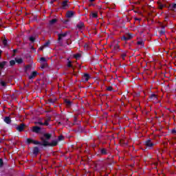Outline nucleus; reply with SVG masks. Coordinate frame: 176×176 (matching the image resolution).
<instances>
[{
  "instance_id": "nucleus-1",
  "label": "nucleus",
  "mask_w": 176,
  "mask_h": 176,
  "mask_svg": "<svg viewBox=\"0 0 176 176\" xmlns=\"http://www.w3.org/2000/svg\"><path fill=\"white\" fill-rule=\"evenodd\" d=\"M52 133H43V136L40 137L41 141H43V146H57L58 145V140H53L51 142H50V140L52 139Z\"/></svg>"
},
{
  "instance_id": "nucleus-2",
  "label": "nucleus",
  "mask_w": 176,
  "mask_h": 176,
  "mask_svg": "<svg viewBox=\"0 0 176 176\" xmlns=\"http://www.w3.org/2000/svg\"><path fill=\"white\" fill-rule=\"evenodd\" d=\"M109 153V150L106 148H100L98 151V156H107Z\"/></svg>"
},
{
  "instance_id": "nucleus-3",
  "label": "nucleus",
  "mask_w": 176,
  "mask_h": 176,
  "mask_svg": "<svg viewBox=\"0 0 176 176\" xmlns=\"http://www.w3.org/2000/svg\"><path fill=\"white\" fill-rule=\"evenodd\" d=\"M15 129L19 133H22V131H24V129H25V124L21 123L19 125L15 124Z\"/></svg>"
},
{
  "instance_id": "nucleus-4",
  "label": "nucleus",
  "mask_w": 176,
  "mask_h": 176,
  "mask_svg": "<svg viewBox=\"0 0 176 176\" xmlns=\"http://www.w3.org/2000/svg\"><path fill=\"white\" fill-rule=\"evenodd\" d=\"M145 146H146V148H148V149H152V148H153V146H155V144L153 142H152V140L148 139L145 141Z\"/></svg>"
},
{
  "instance_id": "nucleus-5",
  "label": "nucleus",
  "mask_w": 176,
  "mask_h": 176,
  "mask_svg": "<svg viewBox=\"0 0 176 176\" xmlns=\"http://www.w3.org/2000/svg\"><path fill=\"white\" fill-rule=\"evenodd\" d=\"M89 79H90V74L85 73L82 76L81 82L86 83V82H89Z\"/></svg>"
},
{
  "instance_id": "nucleus-6",
  "label": "nucleus",
  "mask_w": 176,
  "mask_h": 176,
  "mask_svg": "<svg viewBox=\"0 0 176 176\" xmlns=\"http://www.w3.org/2000/svg\"><path fill=\"white\" fill-rule=\"evenodd\" d=\"M42 130V128L38 126H34L32 128V133H35L36 134H39Z\"/></svg>"
},
{
  "instance_id": "nucleus-7",
  "label": "nucleus",
  "mask_w": 176,
  "mask_h": 176,
  "mask_svg": "<svg viewBox=\"0 0 176 176\" xmlns=\"http://www.w3.org/2000/svg\"><path fill=\"white\" fill-rule=\"evenodd\" d=\"M67 35H68V33L67 32L65 33H63V34H58V43H60V42H61V41H63V38H65V36H67Z\"/></svg>"
},
{
  "instance_id": "nucleus-8",
  "label": "nucleus",
  "mask_w": 176,
  "mask_h": 176,
  "mask_svg": "<svg viewBox=\"0 0 176 176\" xmlns=\"http://www.w3.org/2000/svg\"><path fill=\"white\" fill-rule=\"evenodd\" d=\"M85 28V23L82 21H80L76 26V30H78V31H80Z\"/></svg>"
},
{
  "instance_id": "nucleus-9",
  "label": "nucleus",
  "mask_w": 176,
  "mask_h": 176,
  "mask_svg": "<svg viewBox=\"0 0 176 176\" xmlns=\"http://www.w3.org/2000/svg\"><path fill=\"white\" fill-rule=\"evenodd\" d=\"M131 38H133V34L129 33V34H127V36H122L121 37V41H124L126 42L127 41H130V39H131Z\"/></svg>"
},
{
  "instance_id": "nucleus-10",
  "label": "nucleus",
  "mask_w": 176,
  "mask_h": 176,
  "mask_svg": "<svg viewBox=\"0 0 176 176\" xmlns=\"http://www.w3.org/2000/svg\"><path fill=\"white\" fill-rule=\"evenodd\" d=\"M149 99L151 100V101H155L156 104H157L159 102V101L157 100V95L153 94L149 96Z\"/></svg>"
},
{
  "instance_id": "nucleus-11",
  "label": "nucleus",
  "mask_w": 176,
  "mask_h": 176,
  "mask_svg": "<svg viewBox=\"0 0 176 176\" xmlns=\"http://www.w3.org/2000/svg\"><path fill=\"white\" fill-rule=\"evenodd\" d=\"M68 0H65L64 1H63L61 6V9L65 10V9H68L69 8V6L68 5Z\"/></svg>"
},
{
  "instance_id": "nucleus-12",
  "label": "nucleus",
  "mask_w": 176,
  "mask_h": 176,
  "mask_svg": "<svg viewBox=\"0 0 176 176\" xmlns=\"http://www.w3.org/2000/svg\"><path fill=\"white\" fill-rule=\"evenodd\" d=\"M169 10H172V12H176V3H172L168 6Z\"/></svg>"
},
{
  "instance_id": "nucleus-13",
  "label": "nucleus",
  "mask_w": 176,
  "mask_h": 176,
  "mask_svg": "<svg viewBox=\"0 0 176 176\" xmlns=\"http://www.w3.org/2000/svg\"><path fill=\"white\" fill-rule=\"evenodd\" d=\"M75 14V12L74 11H67L66 12V17L67 19H71L72 17H74Z\"/></svg>"
},
{
  "instance_id": "nucleus-14",
  "label": "nucleus",
  "mask_w": 176,
  "mask_h": 176,
  "mask_svg": "<svg viewBox=\"0 0 176 176\" xmlns=\"http://www.w3.org/2000/svg\"><path fill=\"white\" fill-rule=\"evenodd\" d=\"M49 65H47V63L43 62L41 64V69H49Z\"/></svg>"
},
{
  "instance_id": "nucleus-15",
  "label": "nucleus",
  "mask_w": 176,
  "mask_h": 176,
  "mask_svg": "<svg viewBox=\"0 0 176 176\" xmlns=\"http://www.w3.org/2000/svg\"><path fill=\"white\" fill-rule=\"evenodd\" d=\"M3 121L7 124H10V123H12V118H10V116H6L4 118Z\"/></svg>"
},
{
  "instance_id": "nucleus-16",
  "label": "nucleus",
  "mask_w": 176,
  "mask_h": 176,
  "mask_svg": "<svg viewBox=\"0 0 176 176\" xmlns=\"http://www.w3.org/2000/svg\"><path fill=\"white\" fill-rule=\"evenodd\" d=\"M32 153H33V155L38 156V153H39V147H38V146L34 147Z\"/></svg>"
},
{
  "instance_id": "nucleus-17",
  "label": "nucleus",
  "mask_w": 176,
  "mask_h": 176,
  "mask_svg": "<svg viewBox=\"0 0 176 176\" xmlns=\"http://www.w3.org/2000/svg\"><path fill=\"white\" fill-rule=\"evenodd\" d=\"M8 65V61H2V62H0V68L1 69H3V68H5L6 65Z\"/></svg>"
},
{
  "instance_id": "nucleus-18",
  "label": "nucleus",
  "mask_w": 176,
  "mask_h": 176,
  "mask_svg": "<svg viewBox=\"0 0 176 176\" xmlns=\"http://www.w3.org/2000/svg\"><path fill=\"white\" fill-rule=\"evenodd\" d=\"M38 75V72H32L31 75L29 76V79H34Z\"/></svg>"
},
{
  "instance_id": "nucleus-19",
  "label": "nucleus",
  "mask_w": 176,
  "mask_h": 176,
  "mask_svg": "<svg viewBox=\"0 0 176 176\" xmlns=\"http://www.w3.org/2000/svg\"><path fill=\"white\" fill-rule=\"evenodd\" d=\"M64 102L67 107H71V105H72V102L68 99H65Z\"/></svg>"
},
{
  "instance_id": "nucleus-20",
  "label": "nucleus",
  "mask_w": 176,
  "mask_h": 176,
  "mask_svg": "<svg viewBox=\"0 0 176 176\" xmlns=\"http://www.w3.org/2000/svg\"><path fill=\"white\" fill-rule=\"evenodd\" d=\"M34 145H41V146H43V141L39 142L38 140H33Z\"/></svg>"
},
{
  "instance_id": "nucleus-21",
  "label": "nucleus",
  "mask_w": 176,
  "mask_h": 176,
  "mask_svg": "<svg viewBox=\"0 0 176 176\" xmlns=\"http://www.w3.org/2000/svg\"><path fill=\"white\" fill-rule=\"evenodd\" d=\"M15 63L16 64H23V58H15Z\"/></svg>"
},
{
  "instance_id": "nucleus-22",
  "label": "nucleus",
  "mask_w": 176,
  "mask_h": 176,
  "mask_svg": "<svg viewBox=\"0 0 176 176\" xmlns=\"http://www.w3.org/2000/svg\"><path fill=\"white\" fill-rule=\"evenodd\" d=\"M56 101H57V99L56 98H49L47 100V103L48 104H54V102H56Z\"/></svg>"
},
{
  "instance_id": "nucleus-23",
  "label": "nucleus",
  "mask_w": 176,
  "mask_h": 176,
  "mask_svg": "<svg viewBox=\"0 0 176 176\" xmlns=\"http://www.w3.org/2000/svg\"><path fill=\"white\" fill-rule=\"evenodd\" d=\"M80 57H82V54L78 53L74 55V58H76V60H80Z\"/></svg>"
},
{
  "instance_id": "nucleus-24",
  "label": "nucleus",
  "mask_w": 176,
  "mask_h": 176,
  "mask_svg": "<svg viewBox=\"0 0 176 176\" xmlns=\"http://www.w3.org/2000/svg\"><path fill=\"white\" fill-rule=\"evenodd\" d=\"M57 23V19H53L51 21H50V25H53Z\"/></svg>"
},
{
  "instance_id": "nucleus-25",
  "label": "nucleus",
  "mask_w": 176,
  "mask_h": 176,
  "mask_svg": "<svg viewBox=\"0 0 176 176\" xmlns=\"http://www.w3.org/2000/svg\"><path fill=\"white\" fill-rule=\"evenodd\" d=\"M33 143H34V140L31 138H27L26 144H28V145H30V144H33Z\"/></svg>"
},
{
  "instance_id": "nucleus-26",
  "label": "nucleus",
  "mask_w": 176,
  "mask_h": 176,
  "mask_svg": "<svg viewBox=\"0 0 176 176\" xmlns=\"http://www.w3.org/2000/svg\"><path fill=\"white\" fill-rule=\"evenodd\" d=\"M91 17L92 19H97L98 17V14L97 12H92Z\"/></svg>"
},
{
  "instance_id": "nucleus-27",
  "label": "nucleus",
  "mask_w": 176,
  "mask_h": 176,
  "mask_svg": "<svg viewBox=\"0 0 176 176\" xmlns=\"http://www.w3.org/2000/svg\"><path fill=\"white\" fill-rule=\"evenodd\" d=\"M119 47H120L119 45H118V44H116V45L113 47V52L114 53H116V50H117L118 49H119Z\"/></svg>"
},
{
  "instance_id": "nucleus-28",
  "label": "nucleus",
  "mask_w": 176,
  "mask_h": 176,
  "mask_svg": "<svg viewBox=\"0 0 176 176\" xmlns=\"http://www.w3.org/2000/svg\"><path fill=\"white\" fill-rule=\"evenodd\" d=\"M84 48L85 49V50H89V49L90 48V45H89V43H86L84 45Z\"/></svg>"
},
{
  "instance_id": "nucleus-29",
  "label": "nucleus",
  "mask_w": 176,
  "mask_h": 176,
  "mask_svg": "<svg viewBox=\"0 0 176 176\" xmlns=\"http://www.w3.org/2000/svg\"><path fill=\"white\" fill-rule=\"evenodd\" d=\"M16 65V60H11L10 61V67H13V65Z\"/></svg>"
},
{
  "instance_id": "nucleus-30",
  "label": "nucleus",
  "mask_w": 176,
  "mask_h": 176,
  "mask_svg": "<svg viewBox=\"0 0 176 176\" xmlns=\"http://www.w3.org/2000/svg\"><path fill=\"white\" fill-rule=\"evenodd\" d=\"M56 141L60 142V141H64V137L63 135H59L58 137V140H56Z\"/></svg>"
},
{
  "instance_id": "nucleus-31",
  "label": "nucleus",
  "mask_w": 176,
  "mask_h": 176,
  "mask_svg": "<svg viewBox=\"0 0 176 176\" xmlns=\"http://www.w3.org/2000/svg\"><path fill=\"white\" fill-rule=\"evenodd\" d=\"M29 41H30V42H32V43H34V42H35V37H34L32 36L29 37Z\"/></svg>"
},
{
  "instance_id": "nucleus-32",
  "label": "nucleus",
  "mask_w": 176,
  "mask_h": 176,
  "mask_svg": "<svg viewBox=\"0 0 176 176\" xmlns=\"http://www.w3.org/2000/svg\"><path fill=\"white\" fill-rule=\"evenodd\" d=\"M49 45H50V41H48L45 42L43 46V47H48Z\"/></svg>"
},
{
  "instance_id": "nucleus-33",
  "label": "nucleus",
  "mask_w": 176,
  "mask_h": 176,
  "mask_svg": "<svg viewBox=\"0 0 176 176\" xmlns=\"http://www.w3.org/2000/svg\"><path fill=\"white\" fill-rule=\"evenodd\" d=\"M137 45H138L140 46H144V41H139L137 42Z\"/></svg>"
},
{
  "instance_id": "nucleus-34",
  "label": "nucleus",
  "mask_w": 176,
  "mask_h": 176,
  "mask_svg": "<svg viewBox=\"0 0 176 176\" xmlns=\"http://www.w3.org/2000/svg\"><path fill=\"white\" fill-rule=\"evenodd\" d=\"M0 85H1V86H3V87H6V82L3 80H1L0 82Z\"/></svg>"
},
{
  "instance_id": "nucleus-35",
  "label": "nucleus",
  "mask_w": 176,
  "mask_h": 176,
  "mask_svg": "<svg viewBox=\"0 0 176 176\" xmlns=\"http://www.w3.org/2000/svg\"><path fill=\"white\" fill-rule=\"evenodd\" d=\"M34 124H39L40 126H44L43 122L39 121V122H35Z\"/></svg>"
},
{
  "instance_id": "nucleus-36",
  "label": "nucleus",
  "mask_w": 176,
  "mask_h": 176,
  "mask_svg": "<svg viewBox=\"0 0 176 176\" xmlns=\"http://www.w3.org/2000/svg\"><path fill=\"white\" fill-rule=\"evenodd\" d=\"M3 167V160L0 158V168Z\"/></svg>"
},
{
  "instance_id": "nucleus-37",
  "label": "nucleus",
  "mask_w": 176,
  "mask_h": 176,
  "mask_svg": "<svg viewBox=\"0 0 176 176\" xmlns=\"http://www.w3.org/2000/svg\"><path fill=\"white\" fill-rule=\"evenodd\" d=\"M3 44L4 46H8V40L4 39L3 41Z\"/></svg>"
},
{
  "instance_id": "nucleus-38",
  "label": "nucleus",
  "mask_w": 176,
  "mask_h": 176,
  "mask_svg": "<svg viewBox=\"0 0 176 176\" xmlns=\"http://www.w3.org/2000/svg\"><path fill=\"white\" fill-rule=\"evenodd\" d=\"M40 61H42L43 63H46V58L45 57H41L40 58Z\"/></svg>"
},
{
  "instance_id": "nucleus-39",
  "label": "nucleus",
  "mask_w": 176,
  "mask_h": 176,
  "mask_svg": "<svg viewBox=\"0 0 176 176\" xmlns=\"http://www.w3.org/2000/svg\"><path fill=\"white\" fill-rule=\"evenodd\" d=\"M107 90L108 91H112V90H113V88L112 87L109 86V87H107Z\"/></svg>"
},
{
  "instance_id": "nucleus-40",
  "label": "nucleus",
  "mask_w": 176,
  "mask_h": 176,
  "mask_svg": "<svg viewBox=\"0 0 176 176\" xmlns=\"http://www.w3.org/2000/svg\"><path fill=\"white\" fill-rule=\"evenodd\" d=\"M54 2H56V0H51L50 1V5H52V6H54Z\"/></svg>"
},
{
  "instance_id": "nucleus-41",
  "label": "nucleus",
  "mask_w": 176,
  "mask_h": 176,
  "mask_svg": "<svg viewBox=\"0 0 176 176\" xmlns=\"http://www.w3.org/2000/svg\"><path fill=\"white\" fill-rule=\"evenodd\" d=\"M158 6H159V9H163V8H164V5H163L162 3L159 4Z\"/></svg>"
},
{
  "instance_id": "nucleus-42",
  "label": "nucleus",
  "mask_w": 176,
  "mask_h": 176,
  "mask_svg": "<svg viewBox=\"0 0 176 176\" xmlns=\"http://www.w3.org/2000/svg\"><path fill=\"white\" fill-rule=\"evenodd\" d=\"M165 32H166L164 31V30H160V34L161 35L164 34Z\"/></svg>"
},
{
  "instance_id": "nucleus-43",
  "label": "nucleus",
  "mask_w": 176,
  "mask_h": 176,
  "mask_svg": "<svg viewBox=\"0 0 176 176\" xmlns=\"http://www.w3.org/2000/svg\"><path fill=\"white\" fill-rule=\"evenodd\" d=\"M126 53H123L121 54V56L122 57L123 60H124V58L126 57Z\"/></svg>"
},
{
  "instance_id": "nucleus-44",
  "label": "nucleus",
  "mask_w": 176,
  "mask_h": 176,
  "mask_svg": "<svg viewBox=\"0 0 176 176\" xmlns=\"http://www.w3.org/2000/svg\"><path fill=\"white\" fill-rule=\"evenodd\" d=\"M67 67L69 68H71V67H72V64H71V61H69L68 63H67Z\"/></svg>"
},
{
  "instance_id": "nucleus-45",
  "label": "nucleus",
  "mask_w": 176,
  "mask_h": 176,
  "mask_svg": "<svg viewBox=\"0 0 176 176\" xmlns=\"http://www.w3.org/2000/svg\"><path fill=\"white\" fill-rule=\"evenodd\" d=\"M44 126H49V122L45 120V122H43Z\"/></svg>"
},
{
  "instance_id": "nucleus-46",
  "label": "nucleus",
  "mask_w": 176,
  "mask_h": 176,
  "mask_svg": "<svg viewBox=\"0 0 176 176\" xmlns=\"http://www.w3.org/2000/svg\"><path fill=\"white\" fill-rule=\"evenodd\" d=\"M45 120H47L48 122H50V120H52V117L48 116Z\"/></svg>"
},
{
  "instance_id": "nucleus-47",
  "label": "nucleus",
  "mask_w": 176,
  "mask_h": 176,
  "mask_svg": "<svg viewBox=\"0 0 176 176\" xmlns=\"http://www.w3.org/2000/svg\"><path fill=\"white\" fill-rule=\"evenodd\" d=\"M82 130H83V128L82 127V126H78V131H82Z\"/></svg>"
},
{
  "instance_id": "nucleus-48",
  "label": "nucleus",
  "mask_w": 176,
  "mask_h": 176,
  "mask_svg": "<svg viewBox=\"0 0 176 176\" xmlns=\"http://www.w3.org/2000/svg\"><path fill=\"white\" fill-rule=\"evenodd\" d=\"M171 133H172V134H176V130L175 129H173L171 131Z\"/></svg>"
},
{
  "instance_id": "nucleus-49",
  "label": "nucleus",
  "mask_w": 176,
  "mask_h": 176,
  "mask_svg": "<svg viewBox=\"0 0 176 176\" xmlns=\"http://www.w3.org/2000/svg\"><path fill=\"white\" fill-rule=\"evenodd\" d=\"M69 21V20H65L63 21L64 24H68V22Z\"/></svg>"
},
{
  "instance_id": "nucleus-50",
  "label": "nucleus",
  "mask_w": 176,
  "mask_h": 176,
  "mask_svg": "<svg viewBox=\"0 0 176 176\" xmlns=\"http://www.w3.org/2000/svg\"><path fill=\"white\" fill-rule=\"evenodd\" d=\"M135 21H141V19L135 18Z\"/></svg>"
},
{
  "instance_id": "nucleus-51",
  "label": "nucleus",
  "mask_w": 176,
  "mask_h": 176,
  "mask_svg": "<svg viewBox=\"0 0 176 176\" xmlns=\"http://www.w3.org/2000/svg\"><path fill=\"white\" fill-rule=\"evenodd\" d=\"M44 48H45V47H44L43 45V46H41V47H40L38 48V50H43Z\"/></svg>"
},
{
  "instance_id": "nucleus-52",
  "label": "nucleus",
  "mask_w": 176,
  "mask_h": 176,
  "mask_svg": "<svg viewBox=\"0 0 176 176\" xmlns=\"http://www.w3.org/2000/svg\"><path fill=\"white\" fill-rule=\"evenodd\" d=\"M13 53L15 54V53H17V50L16 49L13 50Z\"/></svg>"
},
{
  "instance_id": "nucleus-53",
  "label": "nucleus",
  "mask_w": 176,
  "mask_h": 176,
  "mask_svg": "<svg viewBox=\"0 0 176 176\" xmlns=\"http://www.w3.org/2000/svg\"><path fill=\"white\" fill-rule=\"evenodd\" d=\"M2 56V50H0V57Z\"/></svg>"
},
{
  "instance_id": "nucleus-54",
  "label": "nucleus",
  "mask_w": 176,
  "mask_h": 176,
  "mask_svg": "<svg viewBox=\"0 0 176 176\" xmlns=\"http://www.w3.org/2000/svg\"><path fill=\"white\" fill-rule=\"evenodd\" d=\"M96 0H89V2H94Z\"/></svg>"
},
{
  "instance_id": "nucleus-55",
  "label": "nucleus",
  "mask_w": 176,
  "mask_h": 176,
  "mask_svg": "<svg viewBox=\"0 0 176 176\" xmlns=\"http://www.w3.org/2000/svg\"><path fill=\"white\" fill-rule=\"evenodd\" d=\"M1 71H0V76H1Z\"/></svg>"
}]
</instances>
